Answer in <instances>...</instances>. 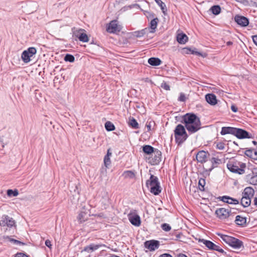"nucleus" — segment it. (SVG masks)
Wrapping results in <instances>:
<instances>
[{"label": "nucleus", "mask_w": 257, "mask_h": 257, "mask_svg": "<svg viewBox=\"0 0 257 257\" xmlns=\"http://www.w3.org/2000/svg\"><path fill=\"white\" fill-rule=\"evenodd\" d=\"M182 123L185 124L188 131L194 133L201 128L200 118L194 113H186L182 116Z\"/></svg>", "instance_id": "1"}, {"label": "nucleus", "mask_w": 257, "mask_h": 257, "mask_svg": "<svg viewBox=\"0 0 257 257\" xmlns=\"http://www.w3.org/2000/svg\"><path fill=\"white\" fill-rule=\"evenodd\" d=\"M146 185L150 188V192L155 195H159L161 192V187L157 177L151 175L150 179L146 182Z\"/></svg>", "instance_id": "2"}, {"label": "nucleus", "mask_w": 257, "mask_h": 257, "mask_svg": "<svg viewBox=\"0 0 257 257\" xmlns=\"http://www.w3.org/2000/svg\"><path fill=\"white\" fill-rule=\"evenodd\" d=\"M176 142L178 145L183 143L188 138L185 129L182 124H178L174 130Z\"/></svg>", "instance_id": "3"}, {"label": "nucleus", "mask_w": 257, "mask_h": 257, "mask_svg": "<svg viewBox=\"0 0 257 257\" xmlns=\"http://www.w3.org/2000/svg\"><path fill=\"white\" fill-rule=\"evenodd\" d=\"M218 235L226 243L235 249L243 247L242 241L237 238L227 235L218 234Z\"/></svg>", "instance_id": "4"}, {"label": "nucleus", "mask_w": 257, "mask_h": 257, "mask_svg": "<svg viewBox=\"0 0 257 257\" xmlns=\"http://www.w3.org/2000/svg\"><path fill=\"white\" fill-rule=\"evenodd\" d=\"M227 167L230 172L241 175L244 173L245 165L242 163L240 165V167H239L236 165V163L229 162L227 164Z\"/></svg>", "instance_id": "5"}, {"label": "nucleus", "mask_w": 257, "mask_h": 257, "mask_svg": "<svg viewBox=\"0 0 257 257\" xmlns=\"http://www.w3.org/2000/svg\"><path fill=\"white\" fill-rule=\"evenodd\" d=\"M215 214L220 220H224L232 216L230 210L224 208L216 209Z\"/></svg>", "instance_id": "6"}, {"label": "nucleus", "mask_w": 257, "mask_h": 257, "mask_svg": "<svg viewBox=\"0 0 257 257\" xmlns=\"http://www.w3.org/2000/svg\"><path fill=\"white\" fill-rule=\"evenodd\" d=\"M36 49L34 47H30L27 50L23 52L21 58L25 63H28L31 61V58L36 54Z\"/></svg>", "instance_id": "7"}, {"label": "nucleus", "mask_w": 257, "mask_h": 257, "mask_svg": "<svg viewBox=\"0 0 257 257\" xmlns=\"http://www.w3.org/2000/svg\"><path fill=\"white\" fill-rule=\"evenodd\" d=\"M152 156L150 159L149 163L152 165H158L161 161L162 153L157 149H156L152 154Z\"/></svg>", "instance_id": "8"}, {"label": "nucleus", "mask_w": 257, "mask_h": 257, "mask_svg": "<svg viewBox=\"0 0 257 257\" xmlns=\"http://www.w3.org/2000/svg\"><path fill=\"white\" fill-rule=\"evenodd\" d=\"M15 221L12 217L7 215L2 216V219L0 220V225L2 226H7L11 227L15 225Z\"/></svg>", "instance_id": "9"}, {"label": "nucleus", "mask_w": 257, "mask_h": 257, "mask_svg": "<svg viewBox=\"0 0 257 257\" xmlns=\"http://www.w3.org/2000/svg\"><path fill=\"white\" fill-rule=\"evenodd\" d=\"M239 139H250L252 135L244 130L236 128L235 136Z\"/></svg>", "instance_id": "10"}, {"label": "nucleus", "mask_w": 257, "mask_h": 257, "mask_svg": "<svg viewBox=\"0 0 257 257\" xmlns=\"http://www.w3.org/2000/svg\"><path fill=\"white\" fill-rule=\"evenodd\" d=\"M128 217L131 223L136 226H139L141 224V219L139 215L135 212H131Z\"/></svg>", "instance_id": "11"}, {"label": "nucleus", "mask_w": 257, "mask_h": 257, "mask_svg": "<svg viewBox=\"0 0 257 257\" xmlns=\"http://www.w3.org/2000/svg\"><path fill=\"white\" fill-rule=\"evenodd\" d=\"M145 247L150 251H154L159 248L160 242L158 240H151L145 242Z\"/></svg>", "instance_id": "12"}, {"label": "nucleus", "mask_w": 257, "mask_h": 257, "mask_svg": "<svg viewBox=\"0 0 257 257\" xmlns=\"http://www.w3.org/2000/svg\"><path fill=\"white\" fill-rule=\"evenodd\" d=\"M84 30L79 29L74 33L75 37L78 38L80 41L83 42H87L89 41L87 34L84 33Z\"/></svg>", "instance_id": "13"}, {"label": "nucleus", "mask_w": 257, "mask_h": 257, "mask_svg": "<svg viewBox=\"0 0 257 257\" xmlns=\"http://www.w3.org/2000/svg\"><path fill=\"white\" fill-rule=\"evenodd\" d=\"M209 156V154L207 152L200 151L197 154L196 158L198 162L203 164L206 162Z\"/></svg>", "instance_id": "14"}, {"label": "nucleus", "mask_w": 257, "mask_h": 257, "mask_svg": "<svg viewBox=\"0 0 257 257\" xmlns=\"http://www.w3.org/2000/svg\"><path fill=\"white\" fill-rule=\"evenodd\" d=\"M106 31L109 33H115L116 31H119L120 30L118 27L117 21L113 20L111 21L106 28Z\"/></svg>", "instance_id": "15"}, {"label": "nucleus", "mask_w": 257, "mask_h": 257, "mask_svg": "<svg viewBox=\"0 0 257 257\" xmlns=\"http://www.w3.org/2000/svg\"><path fill=\"white\" fill-rule=\"evenodd\" d=\"M234 19L235 21L237 23V24L241 26L245 27L248 25V20L245 17L236 16Z\"/></svg>", "instance_id": "16"}, {"label": "nucleus", "mask_w": 257, "mask_h": 257, "mask_svg": "<svg viewBox=\"0 0 257 257\" xmlns=\"http://www.w3.org/2000/svg\"><path fill=\"white\" fill-rule=\"evenodd\" d=\"M236 127L230 126H223L221 128L220 134L222 136L231 134L235 136Z\"/></svg>", "instance_id": "17"}, {"label": "nucleus", "mask_w": 257, "mask_h": 257, "mask_svg": "<svg viewBox=\"0 0 257 257\" xmlns=\"http://www.w3.org/2000/svg\"><path fill=\"white\" fill-rule=\"evenodd\" d=\"M220 200L225 203L230 204H238L239 201L236 199L233 198L228 196H223L219 198Z\"/></svg>", "instance_id": "18"}, {"label": "nucleus", "mask_w": 257, "mask_h": 257, "mask_svg": "<svg viewBox=\"0 0 257 257\" xmlns=\"http://www.w3.org/2000/svg\"><path fill=\"white\" fill-rule=\"evenodd\" d=\"M103 162L104 167H102L100 172L101 174L103 175H106L107 173V169L108 168V167L110 166L111 164L110 157L104 156Z\"/></svg>", "instance_id": "19"}, {"label": "nucleus", "mask_w": 257, "mask_h": 257, "mask_svg": "<svg viewBox=\"0 0 257 257\" xmlns=\"http://www.w3.org/2000/svg\"><path fill=\"white\" fill-rule=\"evenodd\" d=\"M254 193V190L250 187H247L244 188L242 193V197L251 198Z\"/></svg>", "instance_id": "20"}, {"label": "nucleus", "mask_w": 257, "mask_h": 257, "mask_svg": "<svg viewBox=\"0 0 257 257\" xmlns=\"http://www.w3.org/2000/svg\"><path fill=\"white\" fill-rule=\"evenodd\" d=\"M205 99L206 101L212 105H214L217 103L216 96L212 93H209L206 95Z\"/></svg>", "instance_id": "21"}, {"label": "nucleus", "mask_w": 257, "mask_h": 257, "mask_svg": "<svg viewBox=\"0 0 257 257\" xmlns=\"http://www.w3.org/2000/svg\"><path fill=\"white\" fill-rule=\"evenodd\" d=\"M101 246V245L91 244L89 245L85 246L81 252L85 251L90 253L94 250H97Z\"/></svg>", "instance_id": "22"}, {"label": "nucleus", "mask_w": 257, "mask_h": 257, "mask_svg": "<svg viewBox=\"0 0 257 257\" xmlns=\"http://www.w3.org/2000/svg\"><path fill=\"white\" fill-rule=\"evenodd\" d=\"M188 39V37L184 33L178 34L177 36V40L178 42L181 44H185L187 42Z\"/></svg>", "instance_id": "23"}, {"label": "nucleus", "mask_w": 257, "mask_h": 257, "mask_svg": "<svg viewBox=\"0 0 257 257\" xmlns=\"http://www.w3.org/2000/svg\"><path fill=\"white\" fill-rule=\"evenodd\" d=\"M235 222L236 224L243 226L245 224L246 219L245 217H243L240 215H237L235 217Z\"/></svg>", "instance_id": "24"}, {"label": "nucleus", "mask_w": 257, "mask_h": 257, "mask_svg": "<svg viewBox=\"0 0 257 257\" xmlns=\"http://www.w3.org/2000/svg\"><path fill=\"white\" fill-rule=\"evenodd\" d=\"M149 31V29L145 28L140 31H136L133 33V36L137 38H140L144 36Z\"/></svg>", "instance_id": "25"}, {"label": "nucleus", "mask_w": 257, "mask_h": 257, "mask_svg": "<svg viewBox=\"0 0 257 257\" xmlns=\"http://www.w3.org/2000/svg\"><path fill=\"white\" fill-rule=\"evenodd\" d=\"M210 161L212 163V166L211 167L208 169L209 171H211L213 168L217 167L218 165L221 163L220 159L215 157L212 158Z\"/></svg>", "instance_id": "26"}, {"label": "nucleus", "mask_w": 257, "mask_h": 257, "mask_svg": "<svg viewBox=\"0 0 257 257\" xmlns=\"http://www.w3.org/2000/svg\"><path fill=\"white\" fill-rule=\"evenodd\" d=\"M148 63L152 66H159L161 63V60L158 58L152 57L149 59Z\"/></svg>", "instance_id": "27"}, {"label": "nucleus", "mask_w": 257, "mask_h": 257, "mask_svg": "<svg viewBox=\"0 0 257 257\" xmlns=\"http://www.w3.org/2000/svg\"><path fill=\"white\" fill-rule=\"evenodd\" d=\"M122 176L126 179H133L136 176V173L133 171H125L122 174Z\"/></svg>", "instance_id": "28"}, {"label": "nucleus", "mask_w": 257, "mask_h": 257, "mask_svg": "<svg viewBox=\"0 0 257 257\" xmlns=\"http://www.w3.org/2000/svg\"><path fill=\"white\" fill-rule=\"evenodd\" d=\"M158 22L159 20L157 18H154L151 20L150 22V28L151 29V31H150L151 33H154L155 32V29L157 28Z\"/></svg>", "instance_id": "29"}, {"label": "nucleus", "mask_w": 257, "mask_h": 257, "mask_svg": "<svg viewBox=\"0 0 257 257\" xmlns=\"http://www.w3.org/2000/svg\"><path fill=\"white\" fill-rule=\"evenodd\" d=\"M155 149L150 145H145L143 147L144 152L148 155L153 154Z\"/></svg>", "instance_id": "30"}, {"label": "nucleus", "mask_w": 257, "mask_h": 257, "mask_svg": "<svg viewBox=\"0 0 257 257\" xmlns=\"http://www.w3.org/2000/svg\"><path fill=\"white\" fill-rule=\"evenodd\" d=\"M251 198L242 197L240 203L243 207H247L250 205Z\"/></svg>", "instance_id": "31"}, {"label": "nucleus", "mask_w": 257, "mask_h": 257, "mask_svg": "<svg viewBox=\"0 0 257 257\" xmlns=\"http://www.w3.org/2000/svg\"><path fill=\"white\" fill-rule=\"evenodd\" d=\"M249 183L253 185H257V172H252V176L249 178Z\"/></svg>", "instance_id": "32"}, {"label": "nucleus", "mask_w": 257, "mask_h": 257, "mask_svg": "<svg viewBox=\"0 0 257 257\" xmlns=\"http://www.w3.org/2000/svg\"><path fill=\"white\" fill-rule=\"evenodd\" d=\"M210 11L215 15H217L221 12V8L219 6H213L211 7Z\"/></svg>", "instance_id": "33"}, {"label": "nucleus", "mask_w": 257, "mask_h": 257, "mask_svg": "<svg viewBox=\"0 0 257 257\" xmlns=\"http://www.w3.org/2000/svg\"><path fill=\"white\" fill-rule=\"evenodd\" d=\"M129 125L133 128L137 129L139 128V124L136 119L134 117L130 118Z\"/></svg>", "instance_id": "34"}, {"label": "nucleus", "mask_w": 257, "mask_h": 257, "mask_svg": "<svg viewBox=\"0 0 257 257\" xmlns=\"http://www.w3.org/2000/svg\"><path fill=\"white\" fill-rule=\"evenodd\" d=\"M201 242L206 245L209 249L212 250L213 246H214V243L211 241L207 240L205 239H202Z\"/></svg>", "instance_id": "35"}, {"label": "nucleus", "mask_w": 257, "mask_h": 257, "mask_svg": "<svg viewBox=\"0 0 257 257\" xmlns=\"http://www.w3.org/2000/svg\"><path fill=\"white\" fill-rule=\"evenodd\" d=\"M105 127L107 131H112L115 129L114 125L110 121H107L105 123Z\"/></svg>", "instance_id": "36"}, {"label": "nucleus", "mask_w": 257, "mask_h": 257, "mask_svg": "<svg viewBox=\"0 0 257 257\" xmlns=\"http://www.w3.org/2000/svg\"><path fill=\"white\" fill-rule=\"evenodd\" d=\"M205 184H206V182H205V180L204 179L200 178L199 180L198 186H199V188L201 191L205 190L204 186H205Z\"/></svg>", "instance_id": "37"}, {"label": "nucleus", "mask_w": 257, "mask_h": 257, "mask_svg": "<svg viewBox=\"0 0 257 257\" xmlns=\"http://www.w3.org/2000/svg\"><path fill=\"white\" fill-rule=\"evenodd\" d=\"M156 3L161 7V10L164 14L165 13V11L167 10L165 4L162 2L161 0H154Z\"/></svg>", "instance_id": "38"}, {"label": "nucleus", "mask_w": 257, "mask_h": 257, "mask_svg": "<svg viewBox=\"0 0 257 257\" xmlns=\"http://www.w3.org/2000/svg\"><path fill=\"white\" fill-rule=\"evenodd\" d=\"M7 194L9 196L16 197L18 195L19 192L17 189H15L14 190L9 189L7 191Z\"/></svg>", "instance_id": "39"}, {"label": "nucleus", "mask_w": 257, "mask_h": 257, "mask_svg": "<svg viewBox=\"0 0 257 257\" xmlns=\"http://www.w3.org/2000/svg\"><path fill=\"white\" fill-rule=\"evenodd\" d=\"M86 214L85 212H80L78 215L77 219L80 222H82L85 221V217Z\"/></svg>", "instance_id": "40"}, {"label": "nucleus", "mask_w": 257, "mask_h": 257, "mask_svg": "<svg viewBox=\"0 0 257 257\" xmlns=\"http://www.w3.org/2000/svg\"><path fill=\"white\" fill-rule=\"evenodd\" d=\"M64 60L67 62H73L75 60V58L72 55L67 54L64 57Z\"/></svg>", "instance_id": "41"}, {"label": "nucleus", "mask_w": 257, "mask_h": 257, "mask_svg": "<svg viewBox=\"0 0 257 257\" xmlns=\"http://www.w3.org/2000/svg\"><path fill=\"white\" fill-rule=\"evenodd\" d=\"M254 151V149H248L245 151V155L248 157L251 158H254L255 157L253 156V153Z\"/></svg>", "instance_id": "42"}, {"label": "nucleus", "mask_w": 257, "mask_h": 257, "mask_svg": "<svg viewBox=\"0 0 257 257\" xmlns=\"http://www.w3.org/2000/svg\"><path fill=\"white\" fill-rule=\"evenodd\" d=\"M162 229L165 231H169L171 229V226L167 223H163L161 225Z\"/></svg>", "instance_id": "43"}, {"label": "nucleus", "mask_w": 257, "mask_h": 257, "mask_svg": "<svg viewBox=\"0 0 257 257\" xmlns=\"http://www.w3.org/2000/svg\"><path fill=\"white\" fill-rule=\"evenodd\" d=\"M184 50L186 51V53H191V54H196V55H197L198 56L202 55L201 54L200 52H197V51H195L194 50H191L190 49H189V48H184Z\"/></svg>", "instance_id": "44"}, {"label": "nucleus", "mask_w": 257, "mask_h": 257, "mask_svg": "<svg viewBox=\"0 0 257 257\" xmlns=\"http://www.w3.org/2000/svg\"><path fill=\"white\" fill-rule=\"evenodd\" d=\"M161 87L164 89L166 90H170V87L169 84H168L165 81H163V83H162L161 85Z\"/></svg>", "instance_id": "45"}, {"label": "nucleus", "mask_w": 257, "mask_h": 257, "mask_svg": "<svg viewBox=\"0 0 257 257\" xmlns=\"http://www.w3.org/2000/svg\"><path fill=\"white\" fill-rule=\"evenodd\" d=\"M216 148L220 150H224L225 148L224 144L222 142L217 143Z\"/></svg>", "instance_id": "46"}, {"label": "nucleus", "mask_w": 257, "mask_h": 257, "mask_svg": "<svg viewBox=\"0 0 257 257\" xmlns=\"http://www.w3.org/2000/svg\"><path fill=\"white\" fill-rule=\"evenodd\" d=\"M186 100V96L183 93H181L178 98V100L181 102H184Z\"/></svg>", "instance_id": "47"}, {"label": "nucleus", "mask_w": 257, "mask_h": 257, "mask_svg": "<svg viewBox=\"0 0 257 257\" xmlns=\"http://www.w3.org/2000/svg\"><path fill=\"white\" fill-rule=\"evenodd\" d=\"M14 257H29V256L24 253L18 252L15 255Z\"/></svg>", "instance_id": "48"}, {"label": "nucleus", "mask_w": 257, "mask_h": 257, "mask_svg": "<svg viewBox=\"0 0 257 257\" xmlns=\"http://www.w3.org/2000/svg\"><path fill=\"white\" fill-rule=\"evenodd\" d=\"M252 38L253 43L257 46V35L252 36Z\"/></svg>", "instance_id": "49"}, {"label": "nucleus", "mask_w": 257, "mask_h": 257, "mask_svg": "<svg viewBox=\"0 0 257 257\" xmlns=\"http://www.w3.org/2000/svg\"><path fill=\"white\" fill-rule=\"evenodd\" d=\"M231 110L234 112H236L237 111V108L236 106H235L234 105H232L231 106Z\"/></svg>", "instance_id": "50"}, {"label": "nucleus", "mask_w": 257, "mask_h": 257, "mask_svg": "<svg viewBox=\"0 0 257 257\" xmlns=\"http://www.w3.org/2000/svg\"><path fill=\"white\" fill-rule=\"evenodd\" d=\"M45 245L49 248H50L52 245L51 241L48 239L45 241Z\"/></svg>", "instance_id": "51"}, {"label": "nucleus", "mask_w": 257, "mask_h": 257, "mask_svg": "<svg viewBox=\"0 0 257 257\" xmlns=\"http://www.w3.org/2000/svg\"><path fill=\"white\" fill-rule=\"evenodd\" d=\"M111 155H112V153L111 152L110 148H109L107 150V154L105 156H107V157H110L111 156Z\"/></svg>", "instance_id": "52"}, {"label": "nucleus", "mask_w": 257, "mask_h": 257, "mask_svg": "<svg viewBox=\"0 0 257 257\" xmlns=\"http://www.w3.org/2000/svg\"><path fill=\"white\" fill-rule=\"evenodd\" d=\"M159 257H172V256L169 253H163L160 255Z\"/></svg>", "instance_id": "53"}, {"label": "nucleus", "mask_w": 257, "mask_h": 257, "mask_svg": "<svg viewBox=\"0 0 257 257\" xmlns=\"http://www.w3.org/2000/svg\"><path fill=\"white\" fill-rule=\"evenodd\" d=\"M253 156H254L255 157L254 158H252V159H254V160H257V151H255L254 150V151L253 153Z\"/></svg>", "instance_id": "54"}, {"label": "nucleus", "mask_w": 257, "mask_h": 257, "mask_svg": "<svg viewBox=\"0 0 257 257\" xmlns=\"http://www.w3.org/2000/svg\"><path fill=\"white\" fill-rule=\"evenodd\" d=\"M219 248L220 247H219V246H218V245H216L215 244H214V246H213V248L212 250L217 251L219 249Z\"/></svg>", "instance_id": "55"}, {"label": "nucleus", "mask_w": 257, "mask_h": 257, "mask_svg": "<svg viewBox=\"0 0 257 257\" xmlns=\"http://www.w3.org/2000/svg\"><path fill=\"white\" fill-rule=\"evenodd\" d=\"M175 257H188L186 255L183 253H179L177 254Z\"/></svg>", "instance_id": "56"}, {"label": "nucleus", "mask_w": 257, "mask_h": 257, "mask_svg": "<svg viewBox=\"0 0 257 257\" xmlns=\"http://www.w3.org/2000/svg\"><path fill=\"white\" fill-rule=\"evenodd\" d=\"M146 126L147 127L148 131H150L151 129V125L150 123H147L146 124Z\"/></svg>", "instance_id": "57"}, {"label": "nucleus", "mask_w": 257, "mask_h": 257, "mask_svg": "<svg viewBox=\"0 0 257 257\" xmlns=\"http://www.w3.org/2000/svg\"><path fill=\"white\" fill-rule=\"evenodd\" d=\"M254 205L257 206V197H255L253 200Z\"/></svg>", "instance_id": "58"}, {"label": "nucleus", "mask_w": 257, "mask_h": 257, "mask_svg": "<svg viewBox=\"0 0 257 257\" xmlns=\"http://www.w3.org/2000/svg\"><path fill=\"white\" fill-rule=\"evenodd\" d=\"M217 251L220 252H221V253H226V252H224V251L222 248H219V249Z\"/></svg>", "instance_id": "59"}, {"label": "nucleus", "mask_w": 257, "mask_h": 257, "mask_svg": "<svg viewBox=\"0 0 257 257\" xmlns=\"http://www.w3.org/2000/svg\"><path fill=\"white\" fill-rule=\"evenodd\" d=\"M227 45L229 46L232 44V42L231 41H228L226 43Z\"/></svg>", "instance_id": "60"}, {"label": "nucleus", "mask_w": 257, "mask_h": 257, "mask_svg": "<svg viewBox=\"0 0 257 257\" xmlns=\"http://www.w3.org/2000/svg\"><path fill=\"white\" fill-rule=\"evenodd\" d=\"M252 144L254 145H257V142L255 141H252Z\"/></svg>", "instance_id": "61"}, {"label": "nucleus", "mask_w": 257, "mask_h": 257, "mask_svg": "<svg viewBox=\"0 0 257 257\" xmlns=\"http://www.w3.org/2000/svg\"><path fill=\"white\" fill-rule=\"evenodd\" d=\"M152 16V17H153V14H149V17H151Z\"/></svg>", "instance_id": "62"}, {"label": "nucleus", "mask_w": 257, "mask_h": 257, "mask_svg": "<svg viewBox=\"0 0 257 257\" xmlns=\"http://www.w3.org/2000/svg\"><path fill=\"white\" fill-rule=\"evenodd\" d=\"M233 143H234V144H235V145H237V144L235 142H233Z\"/></svg>", "instance_id": "63"}, {"label": "nucleus", "mask_w": 257, "mask_h": 257, "mask_svg": "<svg viewBox=\"0 0 257 257\" xmlns=\"http://www.w3.org/2000/svg\"><path fill=\"white\" fill-rule=\"evenodd\" d=\"M15 241H17V242H19V241L17 240H15Z\"/></svg>", "instance_id": "64"}]
</instances>
